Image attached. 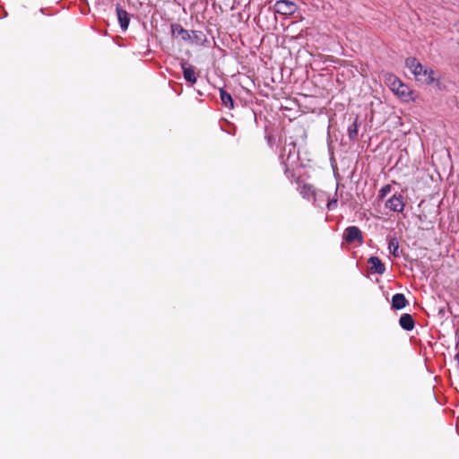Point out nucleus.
Wrapping results in <instances>:
<instances>
[{"instance_id":"nucleus-1","label":"nucleus","mask_w":459,"mask_h":459,"mask_svg":"<svg viewBox=\"0 0 459 459\" xmlns=\"http://www.w3.org/2000/svg\"><path fill=\"white\" fill-rule=\"evenodd\" d=\"M406 67L414 74L417 81L431 84L436 81L435 71L424 67L417 58L408 57L405 60Z\"/></svg>"},{"instance_id":"nucleus-2","label":"nucleus","mask_w":459,"mask_h":459,"mask_svg":"<svg viewBox=\"0 0 459 459\" xmlns=\"http://www.w3.org/2000/svg\"><path fill=\"white\" fill-rule=\"evenodd\" d=\"M280 159L284 166L285 172L288 173L297 164L299 160L296 143L293 142L286 143L281 152Z\"/></svg>"},{"instance_id":"nucleus-3","label":"nucleus","mask_w":459,"mask_h":459,"mask_svg":"<svg viewBox=\"0 0 459 459\" xmlns=\"http://www.w3.org/2000/svg\"><path fill=\"white\" fill-rule=\"evenodd\" d=\"M387 82L392 91H394L404 101H408L411 99V91L398 77L394 75H389L387 78Z\"/></svg>"},{"instance_id":"nucleus-4","label":"nucleus","mask_w":459,"mask_h":459,"mask_svg":"<svg viewBox=\"0 0 459 459\" xmlns=\"http://www.w3.org/2000/svg\"><path fill=\"white\" fill-rule=\"evenodd\" d=\"M273 8L275 13L287 16L293 14L297 11L298 6L290 0H278L275 2Z\"/></svg>"},{"instance_id":"nucleus-5","label":"nucleus","mask_w":459,"mask_h":459,"mask_svg":"<svg viewBox=\"0 0 459 459\" xmlns=\"http://www.w3.org/2000/svg\"><path fill=\"white\" fill-rule=\"evenodd\" d=\"M344 239L348 243L359 242L362 244L363 236L361 230L356 226H349L344 230Z\"/></svg>"},{"instance_id":"nucleus-6","label":"nucleus","mask_w":459,"mask_h":459,"mask_svg":"<svg viewBox=\"0 0 459 459\" xmlns=\"http://www.w3.org/2000/svg\"><path fill=\"white\" fill-rule=\"evenodd\" d=\"M180 66L183 71V76L186 82H189L191 85L196 82L197 77L195 75V68L188 65L187 61L182 59L180 61Z\"/></svg>"},{"instance_id":"nucleus-7","label":"nucleus","mask_w":459,"mask_h":459,"mask_svg":"<svg viewBox=\"0 0 459 459\" xmlns=\"http://www.w3.org/2000/svg\"><path fill=\"white\" fill-rule=\"evenodd\" d=\"M300 195L303 198H306L307 200H310V198L313 197L315 202L317 201L319 197H324L325 195V192L319 191L316 192L313 186L309 184H304L299 190Z\"/></svg>"},{"instance_id":"nucleus-8","label":"nucleus","mask_w":459,"mask_h":459,"mask_svg":"<svg viewBox=\"0 0 459 459\" xmlns=\"http://www.w3.org/2000/svg\"><path fill=\"white\" fill-rule=\"evenodd\" d=\"M116 13L121 30L126 31L128 29L130 23L129 13L124 8H122L119 4H117L116 6Z\"/></svg>"},{"instance_id":"nucleus-9","label":"nucleus","mask_w":459,"mask_h":459,"mask_svg":"<svg viewBox=\"0 0 459 459\" xmlns=\"http://www.w3.org/2000/svg\"><path fill=\"white\" fill-rule=\"evenodd\" d=\"M385 207L390 209L393 212H401L403 211L404 203L403 200V196L401 195H394L390 197L386 203Z\"/></svg>"},{"instance_id":"nucleus-10","label":"nucleus","mask_w":459,"mask_h":459,"mask_svg":"<svg viewBox=\"0 0 459 459\" xmlns=\"http://www.w3.org/2000/svg\"><path fill=\"white\" fill-rule=\"evenodd\" d=\"M371 273L383 274L385 272V266L377 256H370L368 259Z\"/></svg>"},{"instance_id":"nucleus-11","label":"nucleus","mask_w":459,"mask_h":459,"mask_svg":"<svg viewBox=\"0 0 459 459\" xmlns=\"http://www.w3.org/2000/svg\"><path fill=\"white\" fill-rule=\"evenodd\" d=\"M171 33L173 37H180L184 41H189L191 39V34L188 30H185L180 24H171Z\"/></svg>"},{"instance_id":"nucleus-12","label":"nucleus","mask_w":459,"mask_h":459,"mask_svg":"<svg viewBox=\"0 0 459 459\" xmlns=\"http://www.w3.org/2000/svg\"><path fill=\"white\" fill-rule=\"evenodd\" d=\"M400 326L405 331H411L415 326V322L411 315L403 314L399 319Z\"/></svg>"},{"instance_id":"nucleus-13","label":"nucleus","mask_w":459,"mask_h":459,"mask_svg":"<svg viewBox=\"0 0 459 459\" xmlns=\"http://www.w3.org/2000/svg\"><path fill=\"white\" fill-rule=\"evenodd\" d=\"M408 301L403 293H396L392 297V308L395 310L403 309L406 307Z\"/></svg>"},{"instance_id":"nucleus-14","label":"nucleus","mask_w":459,"mask_h":459,"mask_svg":"<svg viewBox=\"0 0 459 459\" xmlns=\"http://www.w3.org/2000/svg\"><path fill=\"white\" fill-rule=\"evenodd\" d=\"M220 97H221V103L224 107L229 108H234V100H233L231 95L222 88L220 89Z\"/></svg>"},{"instance_id":"nucleus-15","label":"nucleus","mask_w":459,"mask_h":459,"mask_svg":"<svg viewBox=\"0 0 459 459\" xmlns=\"http://www.w3.org/2000/svg\"><path fill=\"white\" fill-rule=\"evenodd\" d=\"M359 126L360 123L358 118H356L353 123L348 126L347 132L351 141H355L357 139Z\"/></svg>"},{"instance_id":"nucleus-16","label":"nucleus","mask_w":459,"mask_h":459,"mask_svg":"<svg viewBox=\"0 0 459 459\" xmlns=\"http://www.w3.org/2000/svg\"><path fill=\"white\" fill-rule=\"evenodd\" d=\"M388 249L394 257L400 256L399 241L397 238H391L388 242Z\"/></svg>"},{"instance_id":"nucleus-17","label":"nucleus","mask_w":459,"mask_h":459,"mask_svg":"<svg viewBox=\"0 0 459 459\" xmlns=\"http://www.w3.org/2000/svg\"><path fill=\"white\" fill-rule=\"evenodd\" d=\"M191 39L196 44L203 45L206 41V36L201 30H192Z\"/></svg>"},{"instance_id":"nucleus-18","label":"nucleus","mask_w":459,"mask_h":459,"mask_svg":"<svg viewBox=\"0 0 459 459\" xmlns=\"http://www.w3.org/2000/svg\"><path fill=\"white\" fill-rule=\"evenodd\" d=\"M326 207L329 211L334 210L337 207L338 199L336 197L330 199V197L328 196L326 197Z\"/></svg>"},{"instance_id":"nucleus-19","label":"nucleus","mask_w":459,"mask_h":459,"mask_svg":"<svg viewBox=\"0 0 459 459\" xmlns=\"http://www.w3.org/2000/svg\"><path fill=\"white\" fill-rule=\"evenodd\" d=\"M391 192V186L385 185L379 190V198L384 199Z\"/></svg>"},{"instance_id":"nucleus-20","label":"nucleus","mask_w":459,"mask_h":459,"mask_svg":"<svg viewBox=\"0 0 459 459\" xmlns=\"http://www.w3.org/2000/svg\"><path fill=\"white\" fill-rule=\"evenodd\" d=\"M326 197H328V195L325 193L324 197H319L316 202L314 201V204L320 207L321 204L326 200Z\"/></svg>"},{"instance_id":"nucleus-21","label":"nucleus","mask_w":459,"mask_h":459,"mask_svg":"<svg viewBox=\"0 0 459 459\" xmlns=\"http://www.w3.org/2000/svg\"><path fill=\"white\" fill-rule=\"evenodd\" d=\"M455 360L457 361V364H458V367H459V353H457V354L455 356Z\"/></svg>"},{"instance_id":"nucleus-22","label":"nucleus","mask_w":459,"mask_h":459,"mask_svg":"<svg viewBox=\"0 0 459 459\" xmlns=\"http://www.w3.org/2000/svg\"><path fill=\"white\" fill-rule=\"evenodd\" d=\"M338 189H339V186L337 185V186H336V190H335V195H337V193H338Z\"/></svg>"},{"instance_id":"nucleus-23","label":"nucleus","mask_w":459,"mask_h":459,"mask_svg":"<svg viewBox=\"0 0 459 459\" xmlns=\"http://www.w3.org/2000/svg\"><path fill=\"white\" fill-rule=\"evenodd\" d=\"M290 172V170L288 173L285 172V174L287 175V178H290V175H288Z\"/></svg>"}]
</instances>
